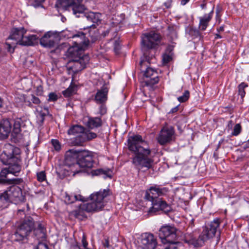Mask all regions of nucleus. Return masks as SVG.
<instances>
[{"label": "nucleus", "mask_w": 249, "mask_h": 249, "mask_svg": "<svg viewBox=\"0 0 249 249\" xmlns=\"http://www.w3.org/2000/svg\"><path fill=\"white\" fill-rule=\"evenodd\" d=\"M127 142L129 150L135 154L132 162L136 168L139 170L145 169L144 171H146L152 168L154 160L149 157L151 151L147 142L139 135L129 137Z\"/></svg>", "instance_id": "nucleus-1"}, {"label": "nucleus", "mask_w": 249, "mask_h": 249, "mask_svg": "<svg viewBox=\"0 0 249 249\" xmlns=\"http://www.w3.org/2000/svg\"><path fill=\"white\" fill-rule=\"evenodd\" d=\"M82 0H57L55 6L58 10H71L76 17H80V15H83L87 20H90L92 23L89 25L83 26L80 30H87L89 28L93 29L96 28V25L101 22V15L99 13L93 12H87V9L81 4Z\"/></svg>", "instance_id": "nucleus-2"}, {"label": "nucleus", "mask_w": 249, "mask_h": 249, "mask_svg": "<svg viewBox=\"0 0 249 249\" xmlns=\"http://www.w3.org/2000/svg\"><path fill=\"white\" fill-rule=\"evenodd\" d=\"M168 192L166 188H160L157 185L150 187L146 191L144 198L152 202V206L149 209L148 213L152 215L159 211H162L168 213L172 210V208L167 202L159 196H163Z\"/></svg>", "instance_id": "nucleus-3"}, {"label": "nucleus", "mask_w": 249, "mask_h": 249, "mask_svg": "<svg viewBox=\"0 0 249 249\" xmlns=\"http://www.w3.org/2000/svg\"><path fill=\"white\" fill-rule=\"evenodd\" d=\"M90 38L86 36V34L83 32H79L78 34L72 36L74 45L70 47L67 51V55L74 58H79L82 57L83 51L87 49L89 43H94L97 40V36L95 35L89 36Z\"/></svg>", "instance_id": "nucleus-4"}, {"label": "nucleus", "mask_w": 249, "mask_h": 249, "mask_svg": "<svg viewBox=\"0 0 249 249\" xmlns=\"http://www.w3.org/2000/svg\"><path fill=\"white\" fill-rule=\"evenodd\" d=\"M111 192L109 189L101 190L90 195L91 202L80 205V209L88 213L96 212L102 210L109 200Z\"/></svg>", "instance_id": "nucleus-5"}, {"label": "nucleus", "mask_w": 249, "mask_h": 249, "mask_svg": "<svg viewBox=\"0 0 249 249\" xmlns=\"http://www.w3.org/2000/svg\"><path fill=\"white\" fill-rule=\"evenodd\" d=\"M35 229V221L31 216L26 217L16 224L15 232V240L24 242L27 240L28 237Z\"/></svg>", "instance_id": "nucleus-6"}, {"label": "nucleus", "mask_w": 249, "mask_h": 249, "mask_svg": "<svg viewBox=\"0 0 249 249\" xmlns=\"http://www.w3.org/2000/svg\"><path fill=\"white\" fill-rule=\"evenodd\" d=\"M20 153L19 148L10 143H6L4 146L0 158L3 164H10L12 161H20L19 158Z\"/></svg>", "instance_id": "nucleus-7"}, {"label": "nucleus", "mask_w": 249, "mask_h": 249, "mask_svg": "<svg viewBox=\"0 0 249 249\" xmlns=\"http://www.w3.org/2000/svg\"><path fill=\"white\" fill-rule=\"evenodd\" d=\"M73 154L77 159L78 167L91 168L93 166V157L91 152L88 150H75L71 149L69 151Z\"/></svg>", "instance_id": "nucleus-8"}, {"label": "nucleus", "mask_w": 249, "mask_h": 249, "mask_svg": "<svg viewBox=\"0 0 249 249\" xmlns=\"http://www.w3.org/2000/svg\"><path fill=\"white\" fill-rule=\"evenodd\" d=\"M141 38L142 47L149 49L159 45L162 36L158 32H146L142 34Z\"/></svg>", "instance_id": "nucleus-9"}, {"label": "nucleus", "mask_w": 249, "mask_h": 249, "mask_svg": "<svg viewBox=\"0 0 249 249\" xmlns=\"http://www.w3.org/2000/svg\"><path fill=\"white\" fill-rule=\"evenodd\" d=\"M178 230L174 226L165 225L162 226L159 231V236L164 244L168 242L177 240Z\"/></svg>", "instance_id": "nucleus-10"}, {"label": "nucleus", "mask_w": 249, "mask_h": 249, "mask_svg": "<svg viewBox=\"0 0 249 249\" xmlns=\"http://www.w3.org/2000/svg\"><path fill=\"white\" fill-rule=\"evenodd\" d=\"M175 131L173 126L165 125L161 129L157 137V141L160 145H165L175 140Z\"/></svg>", "instance_id": "nucleus-11"}, {"label": "nucleus", "mask_w": 249, "mask_h": 249, "mask_svg": "<svg viewBox=\"0 0 249 249\" xmlns=\"http://www.w3.org/2000/svg\"><path fill=\"white\" fill-rule=\"evenodd\" d=\"M89 61V56L88 54L83 55L79 58H74L69 62L68 69L71 70L74 73H76L84 69Z\"/></svg>", "instance_id": "nucleus-12"}, {"label": "nucleus", "mask_w": 249, "mask_h": 249, "mask_svg": "<svg viewBox=\"0 0 249 249\" xmlns=\"http://www.w3.org/2000/svg\"><path fill=\"white\" fill-rule=\"evenodd\" d=\"M61 32H47L40 39V44L45 47L52 48L61 39Z\"/></svg>", "instance_id": "nucleus-13"}, {"label": "nucleus", "mask_w": 249, "mask_h": 249, "mask_svg": "<svg viewBox=\"0 0 249 249\" xmlns=\"http://www.w3.org/2000/svg\"><path fill=\"white\" fill-rule=\"evenodd\" d=\"M219 224V219H216L210 222V224L204 228L201 233V238L203 240L204 243L209 239L212 238L215 236Z\"/></svg>", "instance_id": "nucleus-14"}, {"label": "nucleus", "mask_w": 249, "mask_h": 249, "mask_svg": "<svg viewBox=\"0 0 249 249\" xmlns=\"http://www.w3.org/2000/svg\"><path fill=\"white\" fill-rule=\"evenodd\" d=\"M140 239L142 249H155L157 246V239L151 233L145 232L142 234Z\"/></svg>", "instance_id": "nucleus-15"}, {"label": "nucleus", "mask_w": 249, "mask_h": 249, "mask_svg": "<svg viewBox=\"0 0 249 249\" xmlns=\"http://www.w3.org/2000/svg\"><path fill=\"white\" fill-rule=\"evenodd\" d=\"M8 190L12 202H14L16 204L25 202V197L23 195L22 190L20 187L12 185L8 188Z\"/></svg>", "instance_id": "nucleus-16"}, {"label": "nucleus", "mask_w": 249, "mask_h": 249, "mask_svg": "<svg viewBox=\"0 0 249 249\" xmlns=\"http://www.w3.org/2000/svg\"><path fill=\"white\" fill-rule=\"evenodd\" d=\"M97 137V134L95 133L88 131H84L82 134L76 137L72 143L75 145H81L83 142L87 141H90Z\"/></svg>", "instance_id": "nucleus-17"}, {"label": "nucleus", "mask_w": 249, "mask_h": 249, "mask_svg": "<svg viewBox=\"0 0 249 249\" xmlns=\"http://www.w3.org/2000/svg\"><path fill=\"white\" fill-rule=\"evenodd\" d=\"M10 132L12 133L11 123L7 119L1 121L0 123V139L7 138Z\"/></svg>", "instance_id": "nucleus-18"}, {"label": "nucleus", "mask_w": 249, "mask_h": 249, "mask_svg": "<svg viewBox=\"0 0 249 249\" xmlns=\"http://www.w3.org/2000/svg\"><path fill=\"white\" fill-rule=\"evenodd\" d=\"M108 88L107 85H104L102 88L98 90L95 95V101L97 104H103L107 99Z\"/></svg>", "instance_id": "nucleus-19"}, {"label": "nucleus", "mask_w": 249, "mask_h": 249, "mask_svg": "<svg viewBox=\"0 0 249 249\" xmlns=\"http://www.w3.org/2000/svg\"><path fill=\"white\" fill-rule=\"evenodd\" d=\"M64 162L65 165L70 169L71 172L73 173V175L80 172V171L76 170L79 167L77 159L76 160L75 158L67 155Z\"/></svg>", "instance_id": "nucleus-20"}, {"label": "nucleus", "mask_w": 249, "mask_h": 249, "mask_svg": "<svg viewBox=\"0 0 249 249\" xmlns=\"http://www.w3.org/2000/svg\"><path fill=\"white\" fill-rule=\"evenodd\" d=\"M200 234L196 238L192 233L186 234L185 236L184 241L189 244L193 245L195 247H201L204 245V242Z\"/></svg>", "instance_id": "nucleus-21"}, {"label": "nucleus", "mask_w": 249, "mask_h": 249, "mask_svg": "<svg viewBox=\"0 0 249 249\" xmlns=\"http://www.w3.org/2000/svg\"><path fill=\"white\" fill-rule=\"evenodd\" d=\"M23 121L21 118H17L15 120L13 124V128L12 130V136L13 138L19 139L21 138L20 132L23 127Z\"/></svg>", "instance_id": "nucleus-22"}, {"label": "nucleus", "mask_w": 249, "mask_h": 249, "mask_svg": "<svg viewBox=\"0 0 249 249\" xmlns=\"http://www.w3.org/2000/svg\"><path fill=\"white\" fill-rule=\"evenodd\" d=\"M144 75L145 77L150 79L149 82L151 84H154L157 83L159 81L157 71L150 67L146 68L144 72Z\"/></svg>", "instance_id": "nucleus-23"}, {"label": "nucleus", "mask_w": 249, "mask_h": 249, "mask_svg": "<svg viewBox=\"0 0 249 249\" xmlns=\"http://www.w3.org/2000/svg\"><path fill=\"white\" fill-rule=\"evenodd\" d=\"M86 124L89 128L94 129L101 127L103 124V122L100 117H89Z\"/></svg>", "instance_id": "nucleus-24"}, {"label": "nucleus", "mask_w": 249, "mask_h": 249, "mask_svg": "<svg viewBox=\"0 0 249 249\" xmlns=\"http://www.w3.org/2000/svg\"><path fill=\"white\" fill-rule=\"evenodd\" d=\"M213 14V11L209 14L204 15L203 17L199 18V29L200 30H205L208 25L209 21L212 19Z\"/></svg>", "instance_id": "nucleus-25"}, {"label": "nucleus", "mask_w": 249, "mask_h": 249, "mask_svg": "<svg viewBox=\"0 0 249 249\" xmlns=\"http://www.w3.org/2000/svg\"><path fill=\"white\" fill-rule=\"evenodd\" d=\"M36 39V36L35 35L25 36L23 34L20 45L24 46L33 45Z\"/></svg>", "instance_id": "nucleus-26"}, {"label": "nucleus", "mask_w": 249, "mask_h": 249, "mask_svg": "<svg viewBox=\"0 0 249 249\" xmlns=\"http://www.w3.org/2000/svg\"><path fill=\"white\" fill-rule=\"evenodd\" d=\"M90 174H91L92 176L103 175L104 178H106L107 177L111 178L112 177V171L109 169H98L96 170H93L90 172Z\"/></svg>", "instance_id": "nucleus-27"}, {"label": "nucleus", "mask_w": 249, "mask_h": 249, "mask_svg": "<svg viewBox=\"0 0 249 249\" xmlns=\"http://www.w3.org/2000/svg\"><path fill=\"white\" fill-rule=\"evenodd\" d=\"M85 131V128L81 125H74L71 126L68 130V134L69 135H80L82 134Z\"/></svg>", "instance_id": "nucleus-28"}, {"label": "nucleus", "mask_w": 249, "mask_h": 249, "mask_svg": "<svg viewBox=\"0 0 249 249\" xmlns=\"http://www.w3.org/2000/svg\"><path fill=\"white\" fill-rule=\"evenodd\" d=\"M76 200H80L82 201H85L86 200L85 198L81 195H70L66 194L65 196V202L67 204H71L73 203Z\"/></svg>", "instance_id": "nucleus-29"}, {"label": "nucleus", "mask_w": 249, "mask_h": 249, "mask_svg": "<svg viewBox=\"0 0 249 249\" xmlns=\"http://www.w3.org/2000/svg\"><path fill=\"white\" fill-rule=\"evenodd\" d=\"M19 161H20L16 162L12 161V163L10 164H7V165H9L8 169L10 171V174H12L17 176V174L20 172L21 167L19 164Z\"/></svg>", "instance_id": "nucleus-30"}, {"label": "nucleus", "mask_w": 249, "mask_h": 249, "mask_svg": "<svg viewBox=\"0 0 249 249\" xmlns=\"http://www.w3.org/2000/svg\"><path fill=\"white\" fill-rule=\"evenodd\" d=\"M35 235L38 239H44L45 238V230L41 224H38L37 228L34 229Z\"/></svg>", "instance_id": "nucleus-31"}, {"label": "nucleus", "mask_w": 249, "mask_h": 249, "mask_svg": "<svg viewBox=\"0 0 249 249\" xmlns=\"http://www.w3.org/2000/svg\"><path fill=\"white\" fill-rule=\"evenodd\" d=\"M185 37L189 41L196 42L201 39L200 32H186Z\"/></svg>", "instance_id": "nucleus-32"}, {"label": "nucleus", "mask_w": 249, "mask_h": 249, "mask_svg": "<svg viewBox=\"0 0 249 249\" xmlns=\"http://www.w3.org/2000/svg\"><path fill=\"white\" fill-rule=\"evenodd\" d=\"M24 32H13L12 34L8 38V40L12 39L15 41L14 44H20L22 36Z\"/></svg>", "instance_id": "nucleus-33"}, {"label": "nucleus", "mask_w": 249, "mask_h": 249, "mask_svg": "<svg viewBox=\"0 0 249 249\" xmlns=\"http://www.w3.org/2000/svg\"><path fill=\"white\" fill-rule=\"evenodd\" d=\"M76 86L75 85L71 84L69 87L63 91V94L65 97H69L74 94L76 90Z\"/></svg>", "instance_id": "nucleus-34"}, {"label": "nucleus", "mask_w": 249, "mask_h": 249, "mask_svg": "<svg viewBox=\"0 0 249 249\" xmlns=\"http://www.w3.org/2000/svg\"><path fill=\"white\" fill-rule=\"evenodd\" d=\"M36 111L38 112V116L41 118L42 122H43L44 117L49 114V110L47 107L42 108L40 107H38L36 108Z\"/></svg>", "instance_id": "nucleus-35"}, {"label": "nucleus", "mask_w": 249, "mask_h": 249, "mask_svg": "<svg viewBox=\"0 0 249 249\" xmlns=\"http://www.w3.org/2000/svg\"><path fill=\"white\" fill-rule=\"evenodd\" d=\"M166 244H168L165 249H182V245L179 242H177L176 240L173 241V242H168Z\"/></svg>", "instance_id": "nucleus-36"}, {"label": "nucleus", "mask_w": 249, "mask_h": 249, "mask_svg": "<svg viewBox=\"0 0 249 249\" xmlns=\"http://www.w3.org/2000/svg\"><path fill=\"white\" fill-rule=\"evenodd\" d=\"M0 201L2 203L12 202L8 189L0 194Z\"/></svg>", "instance_id": "nucleus-37"}, {"label": "nucleus", "mask_w": 249, "mask_h": 249, "mask_svg": "<svg viewBox=\"0 0 249 249\" xmlns=\"http://www.w3.org/2000/svg\"><path fill=\"white\" fill-rule=\"evenodd\" d=\"M173 57V54L164 53L162 56V64L164 66L167 65L172 60Z\"/></svg>", "instance_id": "nucleus-38"}, {"label": "nucleus", "mask_w": 249, "mask_h": 249, "mask_svg": "<svg viewBox=\"0 0 249 249\" xmlns=\"http://www.w3.org/2000/svg\"><path fill=\"white\" fill-rule=\"evenodd\" d=\"M248 87V85L244 82L241 83L238 87V94L240 95L242 99L244 97L246 94L245 89Z\"/></svg>", "instance_id": "nucleus-39"}, {"label": "nucleus", "mask_w": 249, "mask_h": 249, "mask_svg": "<svg viewBox=\"0 0 249 249\" xmlns=\"http://www.w3.org/2000/svg\"><path fill=\"white\" fill-rule=\"evenodd\" d=\"M152 58L147 55H146L145 53L144 54L143 57H142L141 60L140 62V65L141 67V70L143 67V65H145L147 66V64H150L151 63L150 61Z\"/></svg>", "instance_id": "nucleus-40"}, {"label": "nucleus", "mask_w": 249, "mask_h": 249, "mask_svg": "<svg viewBox=\"0 0 249 249\" xmlns=\"http://www.w3.org/2000/svg\"><path fill=\"white\" fill-rule=\"evenodd\" d=\"M190 96V92L186 90L183 93V94L178 98V101L180 103H183L187 101Z\"/></svg>", "instance_id": "nucleus-41"}, {"label": "nucleus", "mask_w": 249, "mask_h": 249, "mask_svg": "<svg viewBox=\"0 0 249 249\" xmlns=\"http://www.w3.org/2000/svg\"><path fill=\"white\" fill-rule=\"evenodd\" d=\"M121 45L119 40H116L114 43V51L116 54L120 53L121 50Z\"/></svg>", "instance_id": "nucleus-42"}, {"label": "nucleus", "mask_w": 249, "mask_h": 249, "mask_svg": "<svg viewBox=\"0 0 249 249\" xmlns=\"http://www.w3.org/2000/svg\"><path fill=\"white\" fill-rule=\"evenodd\" d=\"M37 180L42 182L46 179V174L44 171H41L37 173Z\"/></svg>", "instance_id": "nucleus-43"}, {"label": "nucleus", "mask_w": 249, "mask_h": 249, "mask_svg": "<svg viewBox=\"0 0 249 249\" xmlns=\"http://www.w3.org/2000/svg\"><path fill=\"white\" fill-rule=\"evenodd\" d=\"M51 142L55 150L59 151L61 149V145L57 140L53 139Z\"/></svg>", "instance_id": "nucleus-44"}, {"label": "nucleus", "mask_w": 249, "mask_h": 249, "mask_svg": "<svg viewBox=\"0 0 249 249\" xmlns=\"http://www.w3.org/2000/svg\"><path fill=\"white\" fill-rule=\"evenodd\" d=\"M241 130V126L240 124H235L234 127L233 131L232 133V135L233 136H237Z\"/></svg>", "instance_id": "nucleus-45"}, {"label": "nucleus", "mask_w": 249, "mask_h": 249, "mask_svg": "<svg viewBox=\"0 0 249 249\" xmlns=\"http://www.w3.org/2000/svg\"><path fill=\"white\" fill-rule=\"evenodd\" d=\"M48 96H49V98L48 99V101L54 102V101H56L58 99L57 95L53 92L50 93L49 94Z\"/></svg>", "instance_id": "nucleus-46"}, {"label": "nucleus", "mask_w": 249, "mask_h": 249, "mask_svg": "<svg viewBox=\"0 0 249 249\" xmlns=\"http://www.w3.org/2000/svg\"><path fill=\"white\" fill-rule=\"evenodd\" d=\"M31 101H32V102L35 104H36V105H39L41 101L40 100V99H39V98L36 97L35 95L34 94H32L31 95V99H30Z\"/></svg>", "instance_id": "nucleus-47"}, {"label": "nucleus", "mask_w": 249, "mask_h": 249, "mask_svg": "<svg viewBox=\"0 0 249 249\" xmlns=\"http://www.w3.org/2000/svg\"><path fill=\"white\" fill-rule=\"evenodd\" d=\"M10 174V171L8 168H4L0 172V177L1 178H6L7 175Z\"/></svg>", "instance_id": "nucleus-48"}, {"label": "nucleus", "mask_w": 249, "mask_h": 249, "mask_svg": "<svg viewBox=\"0 0 249 249\" xmlns=\"http://www.w3.org/2000/svg\"><path fill=\"white\" fill-rule=\"evenodd\" d=\"M6 45L7 46L8 51L10 53H13L15 44H14V43H10L9 42H6Z\"/></svg>", "instance_id": "nucleus-49"}, {"label": "nucleus", "mask_w": 249, "mask_h": 249, "mask_svg": "<svg viewBox=\"0 0 249 249\" xmlns=\"http://www.w3.org/2000/svg\"><path fill=\"white\" fill-rule=\"evenodd\" d=\"M99 113L101 115H103L107 113V107L104 105H101L99 109Z\"/></svg>", "instance_id": "nucleus-50"}, {"label": "nucleus", "mask_w": 249, "mask_h": 249, "mask_svg": "<svg viewBox=\"0 0 249 249\" xmlns=\"http://www.w3.org/2000/svg\"><path fill=\"white\" fill-rule=\"evenodd\" d=\"M36 249H49L47 244L43 243H39Z\"/></svg>", "instance_id": "nucleus-51"}, {"label": "nucleus", "mask_w": 249, "mask_h": 249, "mask_svg": "<svg viewBox=\"0 0 249 249\" xmlns=\"http://www.w3.org/2000/svg\"><path fill=\"white\" fill-rule=\"evenodd\" d=\"M82 243L83 246L84 248L86 249L87 248L88 243L86 240V236L85 235V234H84V233L83 234V236H82Z\"/></svg>", "instance_id": "nucleus-52"}, {"label": "nucleus", "mask_w": 249, "mask_h": 249, "mask_svg": "<svg viewBox=\"0 0 249 249\" xmlns=\"http://www.w3.org/2000/svg\"><path fill=\"white\" fill-rule=\"evenodd\" d=\"M174 46L173 45H168L166 49L165 53H171V54H173V55H174V53L172 52L173 50H174Z\"/></svg>", "instance_id": "nucleus-53"}, {"label": "nucleus", "mask_w": 249, "mask_h": 249, "mask_svg": "<svg viewBox=\"0 0 249 249\" xmlns=\"http://www.w3.org/2000/svg\"><path fill=\"white\" fill-rule=\"evenodd\" d=\"M17 181L18 179H7L5 180V182L8 184H16L17 183Z\"/></svg>", "instance_id": "nucleus-54"}, {"label": "nucleus", "mask_w": 249, "mask_h": 249, "mask_svg": "<svg viewBox=\"0 0 249 249\" xmlns=\"http://www.w3.org/2000/svg\"><path fill=\"white\" fill-rule=\"evenodd\" d=\"M103 246L105 248H109V244L108 239H106L105 242L103 243Z\"/></svg>", "instance_id": "nucleus-55"}, {"label": "nucleus", "mask_w": 249, "mask_h": 249, "mask_svg": "<svg viewBox=\"0 0 249 249\" xmlns=\"http://www.w3.org/2000/svg\"><path fill=\"white\" fill-rule=\"evenodd\" d=\"M244 147L245 149L249 148V140L244 143Z\"/></svg>", "instance_id": "nucleus-56"}, {"label": "nucleus", "mask_w": 249, "mask_h": 249, "mask_svg": "<svg viewBox=\"0 0 249 249\" xmlns=\"http://www.w3.org/2000/svg\"><path fill=\"white\" fill-rule=\"evenodd\" d=\"M190 0H181V4L182 5H185Z\"/></svg>", "instance_id": "nucleus-57"}, {"label": "nucleus", "mask_w": 249, "mask_h": 249, "mask_svg": "<svg viewBox=\"0 0 249 249\" xmlns=\"http://www.w3.org/2000/svg\"><path fill=\"white\" fill-rule=\"evenodd\" d=\"M224 141V140L222 139L219 142L216 150H217L220 147L221 144Z\"/></svg>", "instance_id": "nucleus-58"}, {"label": "nucleus", "mask_w": 249, "mask_h": 249, "mask_svg": "<svg viewBox=\"0 0 249 249\" xmlns=\"http://www.w3.org/2000/svg\"><path fill=\"white\" fill-rule=\"evenodd\" d=\"M14 31H17V32H18V31H25L24 30V28H15V30Z\"/></svg>", "instance_id": "nucleus-59"}, {"label": "nucleus", "mask_w": 249, "mask_h": 249, "mask_svg": "<svg viewBox=\"0 0 249 249\" xmlns=\"http://www.w3.org/2000/svg\"><path fill=\"white\" fill-rule=\"evenodd\" d=\"M178 107H176L172 109L171 112H176L178 110Z\"/></svg>", "instance_id": "nucleus-60"}, {"label": "nucleus", "mask_w": 249, "mask_h": 249, "mask_svg": "<svg viewBox=\"0 0 249 249\" xmlns=\"http://www.w3.org/2000/svg\"><path fill=\"white\" fill-rule=\"evenodd\" d=\"M61 20L63 22H64L66 20V18L63 16H61Z\"/></svg>", "instance_id": "nucleus-61"}, {"label": "nucleus", "mask_w": 249, "mask_h": 249, "mask_svg": "<svg viewBox=\"0 0 249 249\" xmlns=\"http://www.w3.org/2000/svg\"><path fill=\"white\" fill-rule=\"evenodd\" d=\"M24 209H19V210H18V214H19V213H23V212H24Z\"/></svg>", "instance_id": "nucleus-62"}, {"label": "nucleus", "mask_w": 249, "mask_h": 249, "mask_svg": "<svg viewBox=\"0 0 249 249\" xmlns=\"http://www.w3.org/2000/svg\"><path fill=\"white\" fill-rule=\"evenodd\" d=\"M215 39L220 38L221 37V36L219 34H216L215 35Z\"/></svg>", "instance_id": "nucleus-63"}, {"label": "nucleus", "mask_w": 249, "mask_h": 249, "mask_svg": "<svg viewBox=\"0 0 249 249\" xmlns=\"http://www.w3.org/2000/svg\"><path fill=\"white\" fill-rule=\"evenodd\" d=\"M2 100L1 99V98H0V108H1L2 107Z\"/></svg>", "instance_id": "nucleus-64"}]
</instances>
